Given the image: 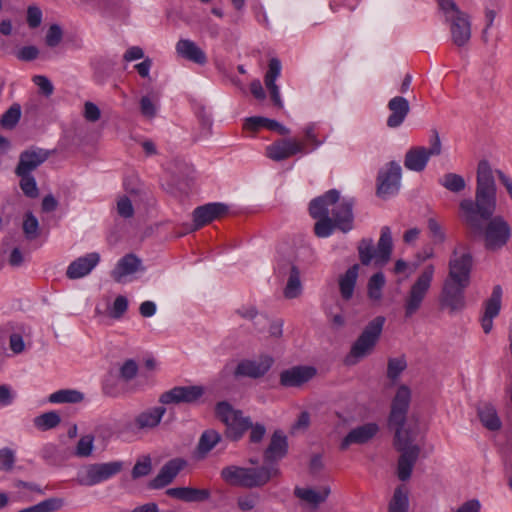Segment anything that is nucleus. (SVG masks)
I'll return each mask as SVG.
<instances>
[{"label": "nucleus", "mask_w": 512, "mask_h": 512, "mask_svg": "<svg viewBox=\"0 0 512 512\" xmlns=\"http://www.w3.org/2000/svg\"><path fill=\"white\" fill-rule=\"evenodd\" d=\"M497 189L492 168L481 160L477 167L475 200L463 199L460 204L462 222L474 235H482L488 250L507 244L511 228L502 216L493 217L497 206Z\"/></svg>", "instance_id": "nucleus-1"}, {"label": "nucleus", "mask_w": 512, "mask_h": 512, "mask_svg": "<svg viewBox=\"0 0 512 512\" xmlns=\"http://www.w3.org/2000/svg\"><path fill=\"white\" fill-rule=\"evenodd\" d=\"M411 400V391L401 385L392 400L388 419L390 428L395 430L394 446L400 456L397 465V475L401 481H407L419 457L421 447L415 443L419 429L417 425L404 427Z\"/></svg>", "instance_id": "nucleus-2"}, {"label": "nucleus", "mask_w": 512, "mask_h": 512, "mask_svg": "<svg viewBox=\"0 0 512 512\" xmlns=\"http://www.w3.org/2000/svg\"><path fill=\"white\" fill-rule=\"evenodd\" d=\"M205 389L201 385L175 386L159 396L162 406L148 408L134 418V426L138 430H151L156 428L166 413L164 405L194 404L204 395Z\"/></svg>", "instance_id": "nucleus-3"}, {"label": "nucleus", "mask_w": 512, "mask_h": 512, "mask_svg": "<svg viewBox=\"0 0 512 512\" xmlns=\"http://www.w3.org/2000/svg\"><path fill=\"white\" fill-rule=\"evenodd\" d=\"M437 3L449 25L452 42L458 47L465 46L471 38L469 15L460 10L454 0H437Z\"/></svg>", "instance_id": "nucleus-4"}, {"label": "nucleus", "mask_w": 512, "mask_h": 512, "mask_svg": "<svg viewBox=\"0 0 512 512\" xmlns=\"http://www.w3.org/2000/svg\"><path fill=\"white\" fill-rule=\"evenodd\" d=\"M339 200V191L331 189L323 195L313 199L309 204V213L316 219L314 233L319 238L330 237L337 229L330 215L331 204Z\"/></svg>", "instance_id": "nucleus-5"}, {"label": "nucleus", "mask_w": 512, "mask_h": 512, "mask_svg": "<svg viewBox=\"0 0 512 512\" xmlns=\"http://www.w3.org/2000/svg\"><path fill=\"white\" fill-rule=\"evenodd\" d=\"M384 324L385 318L383 316H377L365 326L362 333L353 343L349 355L347 356V362L355 363L373 351L381 336Z\"/></svg>", "instance_id": "nucleus-6"}, {"label": "nucleus", "mask_w": 512, "mask_h": 512, "mask_svg": "<svg viewBox=\"0 0 512 512\" xmlns=\"http://www.w3.org/2000/svg\"><path fill=\"white\" fill-rule=\"evenodd\" d=\"M216 417L226 425V436L233 440H240L251 427V419L245 417L240 410H236L227 401H220L215 406Z\"/></svg>", "instance_id": "nucleus-7"}, {"label": "nucleus", "mask_w": 512, "mask_h": 512, "mask_svg": "<svg viewBox=\"0 0 512 512\" xmlns=\"http://www.w3.org/2000/svg\"><path fill=\"white\" fill-rule=\"evenodd\" d=\"M435 267L427 265L412 284L404 302L405 317L411 318L421 307L433 281Z\"/></svg>", "instance_id": "nucleus-8"}, {"label": "nucleus", "mask_w": 512, "mask_h": 512, "mask_svg": "<svg viewBox=\"0 0 512 512\" xmlns=\"http://www.w3.org/2000/svg\"><path fill=\"white\" fill-rule=\"evenodd\" d=\"M473 257L468 247L457 245L449 259L447 280L470 284Z\"/></svg>", "instance_id": "nucleus-9"}, {"label": "nucleus", "mask_w": 512, "mask_h": 512, "mask_svg": "<svg viewBox=\"0 0 512 512\" xmlns=\"http://www.w3.org/2000/svg\"><path fill=\"white\" fill-rule=\"evenodd\" d=\"M441 141L436 130L432 132L429 139V147L416 146L406 152L404 166L415 172L423 171L432 156H438L441 153Z\"/></svg>", "instance_id": "nucleus-10"}, {"label": "nucleus", "mask_w": 512, "mask_h": 512, "mask_svg": "<svg viewBox=\"0 0 512 512\" xmlns=\"http://www.w3.org/2000/svg\"><path fill=\"white\" fill-rule=\"evenodd\" d=\"M121 469L122 462L120 461L89 464L79 472L78 481L84 486H94L111 479Z\"/></svg>", "instance_id": "nucleus-11"}, {"label": "nucleus", "mask_w": 512, "mask_h": 512, "mask_svg": "<svg viewBox=\"0 0 512 512\" xmlns=\"http://www.w3.org/2000/svg\"><path fill=\"white\" fill-rule=\"evenodd\" d=\"M310 150L300 140L282 138L266 147V156L276 162L288 159L296 154H308Z\"/></svg>", "instance_id": "nucleus-12"}, {"label": "nucleus", "mask_w": 512, "mask_h": 512, "mask_svg": "<svg viewBox=\"0 0 512 512\" xmlns=\"http://www.w3.org/2000/svg\"><path fill=\"white\" fill-rule=\"evenodd\" d=\"M401 166L395 161L381 169L377 177V195L382 198L395 195L400 188Z\"/></svg>", "instance_id": "nucleus-13"}, {"label": "nucleus", "mask_w": 512, "mask_h": 512, "mask_svg": "<svg viewBox=\"0 0 512 512\" xmlns=\"http://www.w3.org/2000/svg\"><path fill=\"white\" fill-rule=\"evenodd\" d=\"M226 212L227 207L222 203H208L199 206L193 211V224H185L183 226V231L179 235L183 236L196 231L219 218Z\"/></svg>", "instance_id": "nucleus-14"}, {"label": "nucleus", "mask_w": 512, "mask_h": 512, "mask_svg": "<svg viewBox=\"0 0 512 512\" xmlns=\"http://www.w3.org/2000/svg\"><path fill=\"white\" fill-rule=\"evenodd\" d=\"M273 363L274 360L269 355H261L257 359H243L237 364L234 376L258 379L270 370Z\"/></svg>", "instance_id": "nucleus-15"}, {"label": "nucleus", "mask_w": 512, "mask_h": 512, "mask_svg": "<svg viewBox=\"0 0 512 512\" xmlns=\"http://www.w3.org/2000/svg\"><path fill=\"white\" fill-rule=\"evenodd\" d=\"M354 199L353 198H342L331 204L330 213L332 220L336 225L337 229L343 233H347L353 229L354 223Z\"/></svg>", "instance_id": "nucleus-16"}, {"label": "nucleus", "mask_w": 512, "mask_h": 512, "mask_svg": "<svg viewBox=\"0 0 512 512\" xmlns=\"http://www.w3.org/2000/svg\"><path fill=\"white\" fill-rule=\"evenodd\" d=\"M469 285L445 279L442 292L441 304L450 312L461 311L465 307V289Z\"/></svg>", "instance_id": "nucleus-17"}, {"label": "nucleus", "mask_w": 512, "mask_h": 512, "mask_svg": "<svg viewBox=\"0 0 512 512\" xmlns=\"http://www.w3.org/2000/svg\"><path fill=\"white\" fill-rule=\"evenodd\" d=\"M241 487L253 488L265 485L271 478L279 474L276 466H261L258 468H244L241 470Z\"/></svg>", "instance_id": "nucleus-18"}, {"label": "nucleus", "mask_w": 512, "mask_h": 512, "mask_svg": "<svg viewBox=\"0 0 512 512\" xmlns=\"http://www.w3.org/2000/svg\"><path fill=\"white\" fill-rule=\"evenodd\" d=\"M316 375L312 366H293L280 373V385L285 388L301 387Z\"/></svg>", "instance_id": "nucleus-19"}, {"label": "nucleus", "mask_w": 512, "mask_h": 512, "mask_svg": "<svg viewBox=\"0 0 512 512\" xmlns=\"http://www.w3.org/2000/svg\"><path fill=\"white\" fill-rule=\"evenodd\" d=\"M502 288L500 285L493 287L490 297L484 302V312L481 317V327L485 334H489L493 328V319L497 317L501 310Z\"/></svg>", "instance_id": "nucleus-20"}, {"label": "nucleus", "mask_w": 512, "mask_h": 512, "mask_svg": "<svg viewBox=\"0 0 512 512\" xmlns=\"http://www.w3.org/2000/svg\"><path fill=\"white\" fill-rule=\"evenodd\" d=\"M49 157V152L42 148H33L21 152L15 168L16 175L31 174Z\"/></svg>", "instance_id": "nucleus-21"}, {"label": "nucleus", "mask_w": 512, "mask_h": 512, "mask_svg": "<svg viewBox=\"0 0 512 512\" xmlns=\"http://www.w3.org/2000/svg\"><path fill=\"white\" fill-rule=\"evenodd\" d=\"M100 254L97 252L87 253L72 261L66 270V276L75 280L87 276L99 264Z\"/></svg>", "instance_id": "nucleus-22"}, {"label": "nucleus", "mask_w": 512, "mask_h": 512, "mask_svg": "<svg viewBox=\"0 0 512 512\" xmlns=\"http://www.w3.org/2000/svg\"><path fill=\"white\" fill-rule=\"evenodd\" d=\"M287 451V437L281 431H275L264 452V465L276 466L278 468V462L285 457Z\"/></svg>", "instance_id": "nucleus-23"}, {"label": "nucleus", "mask_w": 512, "mask_h": 512, "mask_svg": "<svg viewBox=\"0 0 512 512\" xmlns=\"http://www.w3.org/2000/svg\"><path fill=\"white\" fill-rule=\"evenodd\" d=\"M282 65L279 59L271 58L268 63V69L264 76V83L269 91L270 99L277 108L283 107V101L280 95V89L276 84V80L281 74Z\"/></svg>", "instance_id": "nucleus-24"}, {"label": "nucleus", "mask_w": 512, "mask_h": 512, "mask_svg": "<svg viewBox=\"0 0 512 512\" xmlns=\"http://www.w3.org/2000/svg\"><path fill=\"white\" fill-rule=\"evenodd\" d=\"M379 431L376 423H366L352 429L341 441L340 449L347 450L352 444H365Z\"/></svg>", "instance_id": "nucleus-25"}, {"label": "nucleus", "mask_w": 512, "mask_h": 512, "mask_svg": "<svg viewBox=\"0 0 512 512\" xmlns=\"http://www.w3.org/2000/svg\"><path fill=\"white\" fill-rule=\"evenodd\" d=\"M187 462L183 458H173L163 465L157 476L153 479L154 488H163L168 486L179 472L186 466Z\"/></svg>", "instance_id": "nucleus-26"}, {"label": "nucleus", "mask_w": 512, "mask_h": 512, "mask_svg": "<svg viewBox=\"0 0 512 512\" xmlns=\"http://www.w3.org/2000/svg\"><path fill=\"white\" fill-rule=\"evenodd\" d=\"M166 494L172 498L188 502V503H198L207 501L211 492L206 488H194V487H174L169 488L166 491Z\"/></svg>", "instance_id": "nucleus-27"}, {"label": "nucleus", "mask_w": 512, "mask_h": 512, "mask_svg": "<svg viewBox=\"0 0 512 512\" xmlns=\"http://www.w3.org/2000/svg\"><path fill=\"white\" fill-rule=\"evenodd\" d=\"M387 107L391 112L387 119V126L390 128L399 127L404 122L410 111L408 100L402 96H395L391 98Z\"/></svg>", "instance_id": "nucleus-28"}, {"label": "nucleus", "mask_w": 512, "mask_h": 512, "mask_svg": "<svg viewBox=\"0 0 512 512\" xmlns=\"http://www.w3.org/2000/svg\"><path fill=\"white\" fill-rule=\"evenodd\" d=\"M141 267V260L134 254H126L120 258L111 272V276L117 283H122L126 276L136 273Z\"/></svg>", "instance_id": "nucleus-29"}, {"label": "nucleus", "mask_w": 512, "mask_h": 512, "mask_svg": "<svg viewBox=\"0 0 512 512\" xmlns=\"http://www.w3.org/2000/svg\"><path fill=\"white\" fill-rule=\"evenodd\" d=\"M176 52L182 58L193 63L204 65L207 62L205 52L189 39H180L175 46Z\"/></svg>", "instance_id": "nucleus-30"}, {"label": "nucleus", "mask_w": 512, "mask_h": 512, "mask_svg": "<svg viewBox=\"0 0 512 512\" xmlns=\"http://www.w3.org/2000/svg\"><path fill=\"white\" fill-rule=\"evenodd\" d=\"M359 274V265L354 264L339 277L338 285L341 298L344 301H349L354 294L355 286Z\"/></svg>", "instance_id": "nucleus-31"}, {"label": "nucleus", "mask_w": 512, "mask_h": 512, "mask_svg": "<svg viewBox=\"0 0 512 512\" xmlns=\"http://www.w3.org/2000/svg\"><path fill=\"white\" fill-rule=\"evenodd\" d=\"M477 414L482 425L490 431H498L502 427L501 419L496 408L490 403L481 404L477 408Z\"/></svg>", "instance_id": "nucleus-32"}, {"label": "nucleus", "mask_w": 512, "mask_h": 512, "mask_svg": "<svg viewBox=\"0 0 512 512\" xmlns=\"http://www.w3.org/2000/svg\"><path fill=\"white\" fill-rule=\"evenodd\" d=\"M221 435L214 429L203 431L195 449L197 458H205L210 451L221 441Z\"/></svg>", "instance_id": "nucleus-33"}, {"label": "nucleus", "mask_w": 512, "mask_h": 512, "mask_svg": "<svg viewBox=\"0 0 512 512\" xmlns=\"http://www.w3.org/2000/svg\"><path fill=\"white\" fill-rule=\"evenodd\" d=\"M294 494L297 498L317 506L327 499L330 494V488L328 486H323L319 490H315L312 488L296 487Z\"/></svg>", "instance_id": "nucleus-34"}, {"label": "nucleus", "mask_w": 512, "mask_h": 512, "mask_svg": "<svg viewBox=\"0 0 512 512\" xmlns=\"http://www.w3.org/2000/svg\"><path fill=\"white\" fill-rule=\"evenodd\" d=\"M376 250V262L386 263L392 252V236L388 226L382 227Z\"/></svg>", "instance_id": "nucleus-35"}, {"label": "nucleus", "mask_w": 512, "mask_h": 512, "mask_svg": "<svg viewBox=\"0 0 512 512\" xmlns=\"http://www.w3.org/2000/svg\"><path fill=\"white\" fill-rule=\"evenodd\" d=\"M302 293L300 271L295 265L290 266L289 276L284 288V296L287 299H295Z\"/></svg>", "instance_id": "nucleus-36"}, {"label": "nucleus", "mask_w": 512, "mask_h": 512, "mask_svg": "<svg viewBox=\"0 0 512 512\" xmlns=\"http://www.w3.org/2000/svg\"><path fill=\"white\" fill-rule=\"evenodd\" d=\"M408 508V491L404 486H399L394 490L392 499L388 506V512H408Z\"/></svg>", "instance_id": "nucleus-37"}, {"label": "nucleus", "mask_w": 512, "mask_h": 512, "mask_svg": "<svg viewBox=\"0 0 512 512\" xmlns=\"http://www.w3.org/2000/svg\"><path fill=\"white\" fill-rule=\"evenodd\" d=\"M438 183L453 193H459L466 187L465 179L461 175L452 172L444 174L438 180Z\"/></svg>", "instance_id": "nucleus-38"}, {"label": "nucleus", "mask_w": 512, "mask_h": 512, "mask_svg": "<svg viewBox=\"0 0 512 512\" xmlns=\"http://www.w3.org/2000/svg\"><path fill=\"white\" fill-rule=\"evenodd\" d=\"M84 395L78 390L61 389L49 396L51 403H79L83 400Z\"/></svg>", "instance_id": "nucleus-39"}, {"label": "nucleus", "mask_w": 512, "mask_h": 512, "mask_svg": "<svg viewBox=\"0 0 512 512\" xmlns=\"http://www.w3.org/2000/svg\"><path fill=\"white\" fill-rule=\"evenodd\" d=\"M386 279L382 272L373 274L367 285L368 297L371 300L379 301L382 298V289L385 285Z\"/></svg>", "instance_id": "nucleus-40"}, {"label": "nucleus", "mask_w": 512, "mask_h": 512, "mask_svg": "<svg viewBox=\"0 0 512 512\" xmlns=\"http://www.w3.org/2000/svg\"><path fill=\"white\" fill-rule=\"evenodd\" d=\"M20 118H21V106L17 103H14L1 116L0 125L4 129L11 130L18 124V122L20 121Z\"/></svg>", "instance_id": "nucleus-41"}, {"label": "nucleus", "mask_w": 512, "mask_h": 512, "mask_svg": "<svg viewBox=\"0 0 512 512\" xmlns=\"http://www.w3.org/2000/svg\"><path fill=\"white\" fill-rule=\"evenodd\" d=\"M61 419L55 411L43 413L34 418V425L41 431H47L59 425Z\"/></svg>", "instance_id": "nucleus-42"}, {"label": "nucleus", "mask_w": 512, "mask_h": 512, "mask_svg": "<svg viewBox=\"0 0 512 512\" xmlns=\"http://www.w3.org/2000/svg\"><path fill=\"white\" fill-rule=\"evenodd\" d=\"M20 177L19 186L23 194L31 199L39 196V189L36 180L32 174L17 175Z\"/></svg>", "instance_id": "nucleus-43"}, {"label": "nucleus", "mask_w": 512, "mask_h": 512, "mask_svg": "<svg viewBox=\"0 0 512 512\" xmlns=\"http://www.w3.org/2000/svg\"><path fill=\"white\" fill-rule=\"evenodd\" d=\"M22 229L28 240H34L39 236V222L32 212L25 213Z\"/></svg>", "instance_id": "nucleus-44"}, {"label": "nucleus", "mask_w": 512, "mask_h": 512, "mask_svg": "<svg viewBox=\"0 0 512 512\" xmlns=\"http://www.w3.org/2000/svg\"><path fill=\"white\" fill-rule=\"evenodd\" d=\"M359 258L363 265H369L373 259L376 260V252L371 239H362L358 246Z\"/></svg>", "instance_id": "nucleus-45"}, {"label": "nucleus", "mask_w": 512, "mask_h": 512, "mask_svg": "<svg viewBox=\"0 0 512 512\" xmlns=\"http://www.w3.org/2000/svg\"><path fill=\"white\" fill-rule=\"evenodd\" d=\"M316 127V123H309L303 128L304 139L301 142L306 144L310 153L323 144V141L317 137Z\"/></svg>", "instance_id": "nucleus-46"}, {"label": "nucleus", "mask_w": 512, "mask_h": 512, "mask_svg": "<svg viewBox=\"0 0 512 512\" xmlns=\"http://www.w3.org/2000/svg\"><path fill=\"white\" fill-rule=\"evenodd\" d=\"M406 367L407 362L404 356L390 358L387 364V377L392 381L397 380Z\"/></svg>", "instance_id": "nucleus-47"}, {"label": "nucleus", "mask_w": 512, "mask_h": 512, "mask_svg": "<svg viewBox=\"0 0 512 512\" xmlns=\"http://www.w3.org/2000/svg\"><path fill=\"white\" fill-rule=\"evenodd\" d=\"M241 470L242 467L234 465L224 467L221 471V477L225 482L231 485L240 486L242 478Z\"/></svg>", "instance_id": "nucleus-48"}, {"label": "nucleus", "mask_w": 512, "mask_h": 512, "mask_svg": "<svg viewBox=\"0 0 512 512\" xmlns=\"http://www.w3.org/2000/svg\"><path fill=\"white\" fill-rule=\"evenodd\" d=\"M94 448V437L92 435L82 436L76 446L75 455L78 457H88Z\"/></svg>", "instance_id": "nucleus-49"}, {"label": "nucleus", "mask_w": 512, "mask_h": 512, "mask_svg": "<svg viewBox=\"0 0 512 512\" xmlns=\"http://www.w3.org/2000/svg\"><path fill=\"white\" fill-rule=\"evenodd\" d=\"M65 505L63 498L51 497L36 504L38 512H56Z\"/></svg>", "instance_id": "nucleus-50"}, {"label": "nucleus", "mask_w": 512, "mask_h": 512, "mask_svg": "<svg viewBox=\"0 0 512 512\" xmlns=\"http://www.w3.org/2000/svg\"><path fill=\"white\" fill-rule=\"evenodd\" d=\"M427 228L435 242L442 243L446 239L445 232L436 218L430 217L427 220Z\"/></svg>", "instance_id": "nucleus-51"}, {"label": "nucleus", "mask_w": 512, "mask_h": 512, "mask_svg": "<svg viewBox=\"0 0 512 512\" xmlns=\"http://www.w3.org/2000/svg\"><path fill=\"white\" fill-rule=\"evenodd\" d=\"M16 461L15 453L10 448L0 449V471L12 470Z\"/></svg>", "instance_id": "nucleus-52"}, {"label": "nucleus", "mask_w": 512, "mask_h": 512, "mask_svg": "<svg viewBox=\"0 0 512 512\" xmlns=\"http://www.w3.org/2000/svg\"><path fill=\"white\" fill-rule=\"evenodd\" d=\"M138 372V365L133 359L126 360L120 367V377L128 382L131 381Z\"/></svg>", "instance_id": "nucleus-53"}, {"label": "nucleus", "mask_w": 512, "mask_h": 512, "mask_svg": "<svg viewBox=\"0 0 512 512\" xmlns=\"http://www.w3.org/2000/svg\"><path fill=\"white\" fill-rule=\"evenodd\" d=\"M62 37L61 27L57 24H52L46 33L45 42L49 47H56L61 42Z\"/></svg>", "instance_id": "nucleus-54"}, {"label": "nucleus", "mask_w": 512, "mask_h": 512, "mask_svg": "<svg viewBox=\"0 0 512 512\" xmlns=\"http://www.w3.org/2000/svg\"><path fill=\"white\" fill-rule=\"evenodd\" d=\"M32 82L39 88L44 96L49 97L53 94L54 86L46 76L35 75L32 77Z\"/></svg>", "instance_id": "nucleus-55"}, {"label": "nucleus", "mask_w": 512, "mask_h": 512, "mask_svg": "<svg viewBox=\"0 0 512 512\" xmlns=\"http://www.w3.org/2000/svg\"><path fill=\"white\" fill-rule=\"evenodd\" d=\"M42 11L35 5H30L27 8V24L30 28L35 29L40 26L42 22Z\"/></svg>", "instance_id": "nucleus-56"}, {"label": "nucleus", "mask_w": 512, "mask_h": 512, "mask_svg": "<svg viewBox=\"0 0 512 512\" xmlns=\"http://www.w3.org/2000/svg\"><path fill=\"white\" fill-rule=\"evenodd\" d=\"M117 213L123 218H131L134 215V208L127 196H122L117 201Z\"/></svg>", "instance_id": "nucleus-57"}, {"label": "nucleus", "mask_w": 512, "mask_h": 512, "mask_svg": "<svg viewBox=\"0 0 512 512\" xmlns=\"http://www.w3.org/2000/svg\"><path fill=\"white\" fill-rule=\"evenodd\" d=\"M151 471V460L149 457H145L141 461H137L132 469V477L134 479L146 476Z\"/></svg>", "instance_id": "nucleus-58"}, {"label": "nucleus", "mask_w": 512, "mask_h": 512, "mask_svg": "<svg viewBox=\"0 0 512 512\" xmlns=\"http://www.w3.org/2000/svg\"><path fill=\"white\" fill-rule=\"evenodd\" d=\"M16 56L21 61H33L39 56V49L33 45L24 46L17 51Z\"/></svg>", "instance_id": "nucleus-59"}, {"label": "nucleus", "mask_w": 512, "mask_h": 512, "mask_svg": "<svg viewBox=\"0 0 512 512\" xmlns=\"http://www.w3.org/2000/svg\"><path fill=\"white\" fill-rule=\"evenodd\" d=\"M128 309V300L125 296H117L114 300L111 314L114 318H120Z\"/></svg>", "instance_id": "nucleus-60"}, {"label": "nucleus", "mask_w": 512, "mask_h": 512, "mask_svg": "<svg viewBox=\"0 0 512 512\" xmlns=\"http://www.w3.org/2000/svg\"><path fill=\"white\" fill-rule=\"evenodd\" d=\"M140 111L144 117L152 118L156 114V107L148 96H143L140 99Z\"/></svg>", "instance_id": "nucleus-61"}, {"label": "nucleus", "mask_w": 512, "mask_h": 512, "mask_svg": "<svg viewBox=\"0 0 512 512\" xmlns=\"http://www.w3.org/2000/svg\"><path fill=\"white\" fill-rule=\"evenodd\" d=\"M101 112L97 105L86 102L84 105V117L87 121L96 122L100 119Z\"/></svg>", "instance_id": "nucleus-62"}, {"label": "nucleus", "mask_w": 512, "mask_h": 512, "mask_svg": "<svg viewBox=\"0 0 512 512\" xmlns=\"http://www.w3.org/2000/svg\"><path fill=\"white\" fill-rule=\"evenodd\" d=\"M265 120H266V117H261V116H254V117L247 118L244 123V128L246 130H251V131H258L262 128H266Z\"/></svg>", "instance_id": "nucleus-63"}, {"label": "nucleus", "mask_w": 512, "mask_h": 512, "mask_svg": "<svg viewBox=\"0 0 512 512\" xmlns=\"http://www.w3.org/2000/svg\"><path fill=\"white\" fill-rule=\"evenodd\" d=\"M481 503L478 499H470L461 504L455 512H480Z\"/></svg>", "instance_id": "nucleus-64"}]
</instances>
